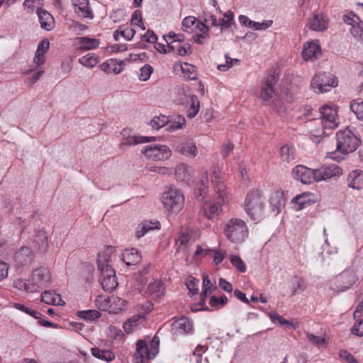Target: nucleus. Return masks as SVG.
Here are the masks:
<instances>
[{
  "label": "nucleus",
  "instance_id": "obj_34",
  "mask_svg": "<svg viewBox=\"0 0 363 363\" xmlns=\"http://www.w3.org/2000/svg\"><path fill=\"white\" fill-rule=\"evenodd\" d=\"M91 354L101 360L106 361L107 362H110L115 359L114 354L108 350H101L98 347H93L91 350Z\"/></svg>",
  "mask_w": 363,
  "mask_h": 363
},
{
  "label": "nucleus",
  "instance_id": "obj_37",
  "mask_svg": "<svg viewBox=\"0 0 363 363\" xmlns=\"http://www.w3.org/2000/svg\"><path fill=\"white\" fill-rule=\"evenodd\" d=\"M155 140V137H146V136H131L125 138V140L121 143L123 145H133L141 143H145Z\"/></svg>",
  "mask_w": 363,
  "mask_h": 363
},
{
  "label": "nucleus",
  "instance_id": "obj_38",
  "mask_svg": "<svg viewBox=\"0 0 363 363\" xmlns=\"http://www.w3.org/2000/svg\"><path fill=\"white\" fill-rule=\"evenodd\" d=\"M199 23H202L200 21H198L194 16H187L184 18L182 21V29L184 31L187 33H191L194 30V28H199L200 26L198 25Z\"/></svg>",
  "mask_w": 363,
  "mask_h": 363
},
{
  "label": "nucleus",
  "instance_id": "obj_47",
  "mask_svg": "<svg viewBox=\"0 0 363 363\" xmlns=\"http://www.w3.org/2000/svg\"><path fill=\"white\" fill-rule=\"evenodd\" d=\"M350 109L357 119L363 121V101H353L350 103Z\"/></svg>",
  "mask_w": 363,
  "mask_h": 363
},
{
  "label": "nucleus",
  "instance_id": "obj_14",
  "mask_svg": "<svg viewBox=\"0 0 363 363\" xmlns=\"http://www.w3.org/2000/svg\"><path fill=\"white\" fill-rule=\"evenodd\" d=\"M357 281V273L352 269H345L336 277L338 290L341 291L350 289Z\"/></svg>",
  "mask_w": 363,
  "mask_h": 363
},
{
  "label": "nucleus",
  "instance_id": "obj_55",
  "mask_svg": "<svg viewBox=\"0 0 363 363\" xmlns=\"http://www.w3.org/2000/svg\"><path fill=\"white\" fill-rule=\"evenodd\" d=\"M118 30H119L120 35L127 40H130L135 33V30L128 26L124 28V26H122Z\"/></svg>",
  "mask_w": 363,
  "mask_h": 363
},
{
  "label": "nucleus",
  "instance_id": "obj_7",
  "mask_svg": "<svg viewBox=\"0 0 363 363\" xmlns=\"http://www.w3.org/2000/svg\"><path fill=\"white\" fill-rule=\"evenodd\" d=\"M337 79L330 73L316 74L311 80V86L315 93H324L337 86Z\"/></svg>",
  "mask_w": 363,
  "mask_h": 363
},
{
  "label": "nucleus",
  "instance_id": "obj_58",
  "mask_svg": "<svg viewBox=\"0 0 363 363\" xmlns=\"http://www.w3.org/2000/svg\"><path fill=\"white\" fill-rule=\"evenodd\" d=\"M177 52L180 56H186L192 53V48L189 43L184 45L178 44L177 46Z\"/></svg>",
  "mask_w": 363,
  "mask_h": 363
},
{
  "label": "nucleus",
  "instance_id": "obj_29",
  "mask_svg": "<svg viewBox=\"0 0 363 363\" xmlns=\"http://www.w3.org/2000/svg\"><path fill=\"white\" fill-rule=\"evenodd\" d=\"M72 4L74 7L76 12H80L84 18H93L92 11L89 7L87 0H72Z\"/></svg>",
  "mask_w": 363,
  "mask_h": 363
},
{
  "label": "nucleus",
  "instance_id": "obj_39",
  "mask_svg": "<svg viewBox=\"0 0 363 363\" xmlns=\"http://www.w3.org/2000/svg\"><path fill=\"white\" fill-rule=\"evenodd\" d=\"M191 106L187 112V116L193 118L196 116L200 110V101L196 95L190 96Z\"/></svg>",
  "mask_w": 363,
  "mask_h": 363
},
{
  "label": "nucleus",
  "instance_id": "obj_9",
  "mask_svg": "<svg viewBox=\"0 0 363 363\" xmlns=\"http://www.w3.org/2000/svg\"><path fill=\"white\" fill-rule=\"evenodd\" d=\"M142 152L147 158L155 161L166 160L172 155L171 150L163 145H147L142 150Z\"/></svg>",
  "mask_w": 363,
  "mask_h": 363
},
{
  "label": "nucleus",
  "instance_id": "obj_30",
  "mask_svg": "<svg viewBox=\"0 0 363 363\" xmlns=\"http://www.w3.org/2000/svg\"><path fill=\"white\" fill-rule=\"evenodd\" d=\"M48 235L45 230H39L35 232L33 237V243L35 247L38 248L39 250L45 252L47 250Z\"/></svg>",
  "mask_w": 363,
  "mask_h": 363
},
{
  "label": "nucleus",
  "instance_id": "obj_16",
  "mask_svg": "<svg viewBox=\"0 0 363 363\" xmlns=\"http://www.w3.org/2000/svg\"><path fill=\"white\" fill-rule=\"evenodd\" d=\"M135 347L136 350L133 355L135 359V362L146 363L149 359L152 358L150 351L149 345L145 340H138Z\"/></svg>",
  "mask_w": 363,
  "mask_h": 363
},
{
  "label": "nucleus",
  "instance_id": "obj_41",
  "mask_svg": "<svg viewBox=\"0 0 363 363\" xmlns=\"http://www.w3.org/2000/svg\"><path fill=\"white\" fill-rule=\"evenodd\" d=\"M280 157L282 162L286 163H289L294 160L293 150L288 145H285L280 148Z\"/></svg>",
  "mask_w": 363,
  "mask_h": 363
},
{
  "label": "nucleus",
  "instance_id": "obj_31",
  "mask_svg": "<svg viewBox=\"0 0 363 363\" xmlns=\"http://www.w3.org/2000/svg\"><path fill=\"white\" fill-rule=\"evenodd\" d=\"M177 151L186 156L191 155L194 157L197 153L196 144L191 140L179 144L177 147Z\"/></svg>",
  "mask_w": 363,
  "mask_h": 363
},
{
  "label": "nucleus",
  "instance_id": "obj_53",
  "mask_svg": "<svg viewBox=\"0 0 363 363\" xmlns=\"http://www.w3.org/2000/svg\"><path fill=\"white\" fill-rule=\"evenodd\" d=\"M230 261L231 264L240 272H245L246 267L241 258L238 255H230Z\"/></svg>",
  "mask_w": 363,
  "mask_h": 363
},
{
  "label": "nucleus",
  "instance_id": "obj_8",
  "mask_svg": "<svg viewBox=\"0 0 363 363\" xmlns=\"http://www.w3.org/2000/svg\"><path fill=\"white\" fill-rule=\"evenodd\" d=\"M101 296H97L96 299V304L100 310L108 311L109 313H117L123 310L127 301L117 296H111L104 299V302L101 304Z\"/></svg>",
  "mask_w": 363,
  "mask_h": 363
},
{
  "label": "nucleus",
  "instance_id": "obj_63",
  "mask_svg": "<svg viewBox=\"0 0 363 363\" xmlns=\"http://www.w3.org/2000/svg\"><path fill=\"white\" fill-rule=\"evenodd\" d=\"M273 24L272 20L263 21L262 23L254 21L252 28L255 30H262L272 26Z\"/></svg>",
  "mask_w": 363,
  "mask_h": 363
},
{
  "label": "nucleus",
  "instance_id": "obj_43",
  "mask_svg": "<svg viewBox=\"0 0 363 363\" xmlns=\"http://www.w3.org/2000/svg\"><path fill=\"white\" fill-rule=\"evenodd\" d=\"M169 118L166 116L162 115L155 116L150 121V125L152 128L159 130L160 128L168 125Z\"/></svg>",
  "mask_w": 363,
  "mask_h": 363
},
{
  "label": "nucleus",
  "instance_id": "obj_44",
  "mask_svg": "<svg viewBox=\"0 0 363 363\" xmlns=\"http://www.w3.org/2000/svg\"><path fill=\"white\" fill-rule=\"evenodd\" d=\"M311 194L310 193H303L297 195L296 197L293 199V201L298 205V209H302L305 208V206L308 203H310V196Z\"/></svg>",
  "mask_w": 363,
  "mask_h": 363
},
{
  "label": "nucleus",
  "instance_id": "obj_23",
  "mask_svg": "<svg viewBox=\"0 0 363 363\" xmlns=\"http://www.w3.org/2000/svg\"><path fill=\"white\" fill-rule=\"evenodd\" d=\"M175 333L179 334H187L193 329V324L191 321L186 317L182 316L175 320L172 324Z\"/></svg>",
  "mask_w": 363,
  "mask_h": 363
},
{
  "label": "nucleus",
  "instance_id": "obj_36",
  "mask_svg": "<svg viewBox=\"0 0 363 363\" xmlns=\"http://www.w3.org/2000/svg\"><path fill=\"white\" fill-rule=\"evenodd\" d=\"M343 21L348 25H350L352 26L351 28V33L352 34V32L356 30L357 27L358 26H361V24L363 23L362 21L360 20L359 17L357 16L354 13L351 11L350 13L344 15L343 16Z\"/></svg>",
  "mask_w": 363,
  "mask_h": 363
},
{
  "label": "nucleus",
  "instance_id": "obj_32",
  "mask_svg": "<svg viewBox=\"0 0 363 363\" xmlns=\"http://www.w3.org/2000/svg\"><path fill=\"white\" fill-rule=\"evenodd\" d=\"M79 49L82 50H89L96 49L99 46L100 40L89 37L78 38Z\"/></svg>",
  "mask_w": 363,
  "mask_h": 363
},
{
  "label": "nucleus",
  "instance_id": "obj_5",
  "mask_svg": "<svg viewBox=\"0 0 363 363\" xmlns=\"http://www.w3.org/2000/svg\"><path fill=\"white\" fill-rule=\"evenodd\" d=\"M225 234L232 242H242L248 235L245 222L239 218H231L225 227Z\"/></svg>",
  "mask_w": 363,
  "mask_h": 363
},
{
  "label": "nucleus",
  "instance_id": "obj_6",
  "mask_svg": "<svg viewBox=\"0 0 363 363\" xmlns=\"http://www.w3.org/2000/svg\"><path fill=\"white\" fill-rule=\"evenodd\" d=\"M161 201L167 210L177 211L184 203V196L178 189L170 187L162 194Z\"/></svg>",
  "mask_w": 363,
  "mask_h": 363
},
{
  "label": "nucleus",
  "instance_id": "obj_33",
  "mask_svg": "<svg viewBox=\"0 0 363 363\" xmlns=\"http://www.w3.org/2000/svg\"><path fill=\"white\" fill-rule=\"evenodd\" d=\"M328 28V22L322 14H315L310 21V28L315 31H322Z\"/></svg>",
  "mask_w": 363,
  "mask_h": 363
},
{
  "label": "nucleus",
  "instance_id": "obj_22",
  "mask_svg": "<svg viewBox=\"0 0 363 363\" xmlns=\"http://www.w3.org/2000/svg\"><path fill=\"white\" fill-rule=\"evenodd\" d=\"M160 228V223L158 220H144L136 228L135 235L138 238L143 237L147 232Z\"/></svg>",
  "mask_w": 363,
  "mask_h": 363
},
{
  "label": "nucleus",
  "instance_id": "obj_59",
  "mask_svg": "<svg viewBox=\"0 0 363 363\" xmlns=\"http://www.w3.org/2000/svg\"><path fill=\"white\" fill-rule=\"evenodd\" d=\"M160 338L157 336H154L150 342L149 348L152 354V357H155L159 352Z\"/></svg>",
  "mask_w": 363,
  "mask_h": 363
},
{
  "label": "nucleus",
  "instance_id": "obj_17",
  "mask_svg": "<svg viewBox=\"0 0 363 363\" xmlns=\"http://www.w3.org/2000/svg\"><path fill=\"white\" fill-rule=\"evenodd\" d=\"M218 196V201L216 203H207L203 206V211L205 216L209 219L212 220L216 218L219 213L221 211V205L225 203L227 198V193L223 196V200L221 201V198Z\"/></svg>",
  "mask_w": 363,
  "mask_h": 363
},
{
  "label": "nucleus",
  "instance_id": "obj_19",
  "mask_svg": "<svg viewBox=\"0 0 363 363\" xmlns=\"http://www.w3.org/2000/svg\"><path fill=\"white\" fill-rule=\"evenodd\" d=\"M193 172V168L185 164H178L174 169L176 179L186 184L191 180Z\"/></svg>",
  "mask_w": 363,
  "mask_h": 363
},
{
  "label": "nucleus",
  "instance_id": "obj_27",
  "mask_svg": "<svg viewBox=\"0 0 363 363\" xmlns=\"http://www.w3.org/2000/svg\"><path fill=\"white\" fill-rule=\"evenodd\" d=\"M122 260L127 266L135 265L141 260V256L135 248L126 249L122 254Z\"/></svg>",
  "mask_w": 363,
  "mask_h": 363
},
{
  "label": "nucleus",
  "instance_id": "obj_64",
  "mask_svg": "<svg viewBox=\"0 0 363 363\" xmlns=\"http://www.w3.org/2000/svg\"><path fill=\"white\" fill-rule=\"evenodd\" d=\"M339 356L347 363H358L354 357L345 350H340Z\"/></svg>",
  "mask_w": 363,
  "mask_h": 363
},
{
  "label": "nucleus",
  "instance_id": "obj_35",
  "mask_svg": "<svg viewBox=\"0 0 363 363\" xmlns=\"http://www.w3.org/2000/svg\"><path fill=\"white\" fill-rule=\"evenodd\" d=\"M233 25H235L234 13L230 10L225 13L223 18L218 21V26L220 27L221 31L230 28Z\"/></svg>",
  "mask_w": 363,
  "mask_h": 363
},
{
  "label": "nucleus",
  "instance_id": "obj_42",
  "mask_svg": "<svg viewBox=\"0 0 363 363\" xmlns=\"http://www.w3.org/2000/svg\"><path fill=\"white\" fill-rule=\"evenodd\" d=\"M101 315V313L96 310H86L78 312V316L86 320H94Z\"/></svg>",
  "mask_w": 363,
  "mask_h": 363
},
{
  "label": "nucleus",
  "instance_id": "obj_49",
  "mask_svg": "<svg viewBox=\"0 0 363 363\" xmlns=\"http://www.w3.org/2000/svg\"><path fill=\"white\" fill-rule=\"evenodd\" d=\"M199 280L193 277H189L186 279V285L187 289L192 294H197L199 293Z\"/></svg>",
  "mask_w": 363,
  "mask_h": 363
},
{
  "label": "nucleus",
  "instance_id": "obj_12",
  "mask_svg": "<svg viewBox=\"0 0 363 363\" xmlns=\"http://www.w3.org/2000/svg\"><path fill=\"white\" fill-rule=\"evenodd\" d=\"M315 169H311L304 165H296L291 172L294 179L300 181L303 184H310L315 182Z\"/></svg>",
  "mask_w": 363,
  "mask_h": 363
},
{
  "label": "nucleus",
  "instance_id": "obj_11",
  "mask_svg": "<svg viewBox=\"0 0 363 363\" xmlns=\"http://www.w3.org/2000/svg\"><path fill=\"white\" fill-rule=\"evenodd\" d=\"M33 287H36L35 291L48 286L51 282V276L49 270L45 267H40L33 271L29 281Z\"/></svg>",
  "mask_w": 363,
  "mask_h": 363
},
{
  "label": "nucleus",
  "instance_id": "obj_3",
  "mask_svg": "<svg viewBox=\"0 0 363 363\" xmlns=\"http://www.w3.org/2000/svg\"><path fill=\"white\" fill-rule=\"evenodd\" d=\"M108 252L99 253L97 260L98 269L101 272L100 281L104 291H111L118 286L116 272L111 265L108 264Z\"/></svg>",
  "mask_w": 363,
  "mask_h": 363
},
{
  "label": "nucleus",
  "instance_id": "obj_62",
  "mask_svg": "<svg viewBox=\"0 0 363 363\" xmlns=\"http://www.w3.org/2000/svg\"><path fill=\"white\" fill-rule=\"evenodd\" d=\"M41 0H26L23 2V7L28 12H33L35 8L40 5Z\"/></svg>",
  "mask_w": 363,
  "mask_h": 363
},
{
  "label": "nucleus",
  "instance_id": "obj_40",
  "mask_svg": "<svg viewBox=\"0 0 363 363\" xmlns=\"http://www.w3.org/2000/svg\"><path fill=\"white\" fill-rule=\"evenodd\" d=\"M164 290L163 284L160 281H154L149 284L147 291L150 294L155 295L156 297H160L163 294Z\"/></svg>",
  "mask_w": 363,
  "mask_h": 363
},
{
  "label": "nucleus",
  "instance_id": "obj_20",
  "mask_svg": "<svg viewBox=\"0 0 363 363\" xmlns=\"http://www.w3.org/2000/svg\"><path fill=\"white\" fill-rule=\"evenodd\" d=\"M220 172L217 167H213L211 174V182L214 186L215 191L217 195L221 198V201L223 200V196L227 193L225 186L223 182L220 180Z\"/></svg>",
  "mask_w": 363,
  "mask_h": 363
},
{
  "label": "nucleus",
  "instance_id": "obj_28",
  "mask_svg": "<svg viewBox=\"0 0 363 363\" xmlns=\"http://www.w3.org/2000/svg\"><path fill=\"white\" fill-rule=\"evenodd\" d=\"M41 301L48 305H65V301H63L60 295L51 291H45L44 292L42 293Z\"/></svg>",
  "mask_w": 363,
  "mask_h": 363
},
{
  "label": "nucleus",
  "instance_id": "obj_57",
  "mask_svg": "<svg viewBox=\"0 0 363 363\" xmlns=\"http://www.w3.org/2000/svg\"><path fill=\"white\" fill-rule=\"evenodd\" d=\"M269 316L272 321L274 322L277 320L280 325H287L289 327H293V324L291 323L289 320L284 319L282 316L279 315L277 313L272 311L269 313Z\"/></svg>",
  "mask_w": 363,
  "mask_h": 363
},
{
  "label": "nucleus",
  "instance_id": "obj_15",
  "mask_svg": "<svg viewBox=\"0 0 363 363\" xmlns=\"http://www.w3.org/2000/svg\"><path fill=\"white\" fill-rule=\"evenodd\" d=\"M33 259L34 254L32 250L28 247H23L14 255L15 266L18 269L28 266Z\"/></svg>",
  "mask_w": 363,
  "mask_h": 363
},
{
  "label": "nucleus",
  "instance_id": "obj_24",
  "mask_svg": "<svg viewBox=\"0 0 363 363\" xmlns=\"http://www.w3.org/2000/svg\"><path fill=\"white\" fill-rule=\"evenodd\" d=\"M50 48V42L48 39H43L38 44L35 53L33 62L38 67L45 62V54Z\"/></svg>",
  "mask_w": 363,
  "mask_h": 363
},
{
  "label": "nucleus",
  "instance_id": "obj_1",
  "mask_svg": "<svg viewBox=\"0 0 363 363\" xmlns=\"http://www.w3.org/2000/svg\"><path fill=\"white\" fill-rule=\"evenodd\" d=\"M315 112L318 114L319 117L312 118L311 121H314L315 124L320 125V128L311 130V135L316 138L330 135L331 131L336 128L339 123L336 108L329 105H324L319 108L318 111Z\"/></svg>",
  "mask_w": 363,
  "mask_h": 363
},
{
  "label": "nucleus",
  "instance_id": "obj_45",
  "mask_svg": "<svg viewBox=\"0 0 363 363\" xmlns=\"http://www.w3.org/2000/svg\"><path fill=\"white\" fill-rule=\"evenodd\" d=\"M13 286L19 290H23L26 292H35L36 287H33L30 282L26 283L23 279H16L13 284Z\"/></svg>",
  "mask_w": 363,
  "mask_h": 363
},
{
  "label": "nucleus",
  "instance_id": "obj_46",
  "mask_svg": "<svg viewBox=\"0 0 363 363\" xmlns=\"http://www.w3.org/2000/svg\"><path fill=\"white\" fill-rule=\"evenodd\" d=\"M79 62L82 65L87 67H94L98 61L96 56L93 53H89L79 59Z\"/></svg>",
  "mask_w": 363,
  "mask_h": 363
},
{
  "label": "nucleus",
  "instance_id": "obj_10",
  "mask_svg": "<svg viewBox=\"0 0 363 363\" xmlns=\"http://www.w3.org/2000/svg\"><path fill=\"white\" fill-rule=\"evenodd\" d=\"M279 80L278 75L274 72L267 74L262 80L260 98L266 102L270 103L275 94L274 85Z\"/></svg>",
  "mask_w": 363,
  "mask_h": 363
},
{
  "label": "nucleus",
  "instance_id": "obj_50",
  "mask_svg": "<svg viewBox=\"0 0 363 363\" xmlns=\"http://www.w3.org/2000/svg\"><path fill=\"white\" fill-rule=\"evenodd\" d=\"M101 69L107 73L114 72L119 73L120 70H117V65L116 60L111 59L104 62L101 65Z\"/></svg>",
  "mask_w": 363,
  "mask_h": 363
},
{
  "label": "nucleus",
  "instance_id": "obj_51",
  "mask_svg": "<svg viewBox=\"0 0 363 363\" xmlns=\"http://www.w3.org/2000/svg\"><path fill=\"white\" fill-rule=\"evenodd\" d=\"M227 302L228 298L225 295L220 296V298H218L216 296H212L210 298L209 304L211 306L218 309L224 306Z\"/></svg>",
  "mask_w": 363,
  "mask_h": 363
},
{
  "label": "nucleus",
  "instance_id": "obj_25",
  "mask_svg": "<svg viewBox=\"0 0 363 363\" xmlns=\"http://www.w3.org/2000/svg\"><path fill=\"white\" fill-rule=\"evenodd\" d=\"M320 53V46L315 43L308 42L304 44L302 50L303 58L308 61L316 58L317 55Z\"/></svg>",
  "mask_w": 363,
  "mask_h": 363
},
{
  "label": "nucleus",
  "instance_id": "obj_61",
  "mask_svg": "<svg viewBox=\"0 0 363 363\" xmlns=\"http://www.w3.org/2000/svg\"><path fill=\"white\" fill-rule=\"evenodd\" d=\"M351 332L353 335L357 336H363V318L359 319V320H356V323L351 329Z\"/></svg>",
  "mask_w": 363,
  "mask_h": 363
},
{
  "label": "nucleus",
  "instance_id": "obj_48",
  "mask_svg": "<svg viewBox=\"0 0 363 363\" xmlns=\"http://www.w3.org/2000/svg\"><path fill=\"white\" fill-rule=\"evenodd\" d=\"M200 28H198L201 33L200 34H196L194 35V41L198 44H202V39L206 38L208 36V26L205 25L203 23H199Z\"/></svg>",
  "mask_w": 363,
  "mask_h": 363
},
{
  "label": "nucleus",
  "instance_id": "obj_18",
  "mask_svg": "<svg viewBox=\"0 0 363 363\" xmlns=\"http://www.w3.org/2000/svg\"><path fill=\"white\" fill-rule=\"evenodd\" d=\"M348 187L359 190L363 188V171L354 169L350 172L347 178Z\"/></svg>",
  "mask_w": 363,
  "mask_h": 363
},
{
  "label": "nucleus",
  "instance_id": "obj_2",
  "mask_svg": "<svg viewBox=\"0 0 363 363\" xmlns=\"http://www.w3.org/2000/svg\"><path fill=\"white\" fill-rule=\"evenodd\" d=\"M265 197L258 189L250 191L245 198V210L247 216L255 221H259L264 217Z\"/></svg>",
  "mask_w": 363,
  "mask_h": 363
},
{
  "label": "nucleus",
  "instance_id": "obj_54",
  "mask_svg": "<svg viewBox=\"0 0 363 363\" xmlns=\"http://www.w3.org/2000/svg\"><path fill=\"white\" fill-rule=\"evenodd\" d=\"M153 72V68L150 65H145L140 69L139 79L141 81H147Z\"/></svg>",
  "mask_w": 363,
  "mask_h": 363
},
{
  "label": "nucleus",
  "instance_id": "obj_26",
  "mask_svg": "<svg viewBox=\"0 0 363 363\" xmlns=\"http://www.w3.org/2000/svg\"><path fill=\"white\" fill-rule=\"evenodd\" d=\"M37 13L41 28L46 30H51L55 23L52 16L47 11L43 9H38Z\"/></svg>",
  "mask_w": 363,
  "mask_h": 363
},
{
  "label": "nucleus",
  "instance_id": "obj_60",
  "mask_svg": "<svg viewBox=\"0 0 363 363\" xmlns=\"http://www.w3.org/2000/svg\"><path fill=\"white\" fill-rule=\"evenodd\" d=\"M307 337L310 342L312 344L319 346V347H325V340L323 337L316 336L313 334L308 333Z\"/></svg>",
  "mask_w": 363,
  "mask_h": 363
},
{
  "label": "nucleus",
  "instance_id": "obj_52",
  "mask_svg": "<svg viewBox=\"0 0 363 363\" xmlns=\"http://www.w3.org/2000/svg\"><path fill=\"white\" fill-rule=\"evenodd\" d=\"M182 71L183 74L190 80L196 79V74L195 72L196 67L193 65L185 63L184 66H182Z\"/></svg>",
  "mask_w": 363,
  "mask_h": 363
},
{
  "label": "nucleus",
  "instance_id": "obj_21",
  "mask_svg": "<svg viewBox=\"0 0 363 363\" xmlns=\"http://www.w3.org/2000/svg\"><path fill=\"white\" fill-rule=\"evenodd\" d=\"M269 204L275 214H278L281 208L285 206V199L282 191H276L273 192L269 197Z\"/></svg>",
  "mask_w": 363,
  "mask_h": 363
},
{
  "label": "nucleus",
  "instance_id": "obj_13",
  "mask_svg": "<svg viewBox=\"0 0 363 363\" xmlns=\"http://www.w3.org/2000/svg\"><path fill=\"white\" fill-rule=\"evenodd\" d=\"M342 174V169L335 164L323 165L320 168L315 169V182H318L320 181H325L333 177H338Z\"/></svg>",
  "mask_w": 363,
  "mask_h": 363
},
{
  "label": "nucleus",
  "instance_id": "obj_56",
  "mask_svg": "<svg viewBox=\"0 0 363 363\" xmlns=\"http://www.w3.org/2000/svg\"><path fill=\"white\" fill-rule=\"evenodd\" d=\"M131 23L140 27L143 30H145V27L143 22L142 13L140 10H135L133 12L131 18Z\"/></svg>",
  "mask_w": 363,
  "mask_h": 363
},
{
  "label": "nucleus",
  "instance_id": "obj_4",
  "mask_svg": "<svg viewBox=\"0 0 363 363\" xmlns=\"http://www.w3.org/2000/svg\"><path fill=\"white\" fill-rule=\"evenodd\" d=\"M336 138L337 150L345 154L355 151L362 142L359 135L348 128L337 131Z\"/></svg>",
  "mask_w": 363,
  "mask_h": 363
}]
</instances>
